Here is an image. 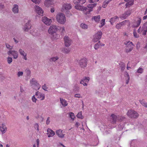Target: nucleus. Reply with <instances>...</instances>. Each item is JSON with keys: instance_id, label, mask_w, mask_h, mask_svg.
<instances>
[{"instance_id": "obj_20", "label": "nucleus", "mask_w": 147, "mask_h": 147, "mask_svg": "<svg viewBox=\"0 0 147 147\" xmlns=\"http://www.w3.org/2000/svg\"><path fill=\"white\" fill-rule=\"evenodd\" d=\"M75 7L78 10L83 11L84 13L85 14V7L80 5H76L75 6Z\"/></svg>"}, {"instance_id": "obj_64", "label": "nucleus", "mask_w": 147, "mask_h": 147, "mask_svg": "<svg viewBox=\"0 0 147 147\" xmlns=\"http://www.w3.org/2000/svg\"><path fill=\"white\" fill-rule=\"evenodd\" d=\"M147 15L146 16H144L143 17V20H146V19H147Z\"/></svg>"}, {"instance_id": "obj_25", "label": "nucleus", "mask_w": 147, "mask_h": 147, "mask_svg": "<svg viewBox=\"0 0 147 147\" xmlns=\"http://www.w3.org/2000/svg\"><path fill=\"white\" fill-rule=\"evenodd\" d=\"M0 129L3 134L5 133L7 130V127L4 124H2L1 126L0 127Z\"/></svg>"}, {"instance_id": "obj_13", "label": "nucleus", "mask_w": 147, "mask_h": 147, "mask_svg": "<svg viewBox=\"0 0 147 147\" xmlns=\"http://www.w3.org/2000/svg\"><path fill=\"white\" fill-rule=\"evenodd\" d=\"M35 8L36 12L39 15L41 16H43V11L41 8L37 5H36Z\"/></svg>"}, {"instance_id": "obj_34", "label": "nucleus", "mask_w": 147, "mask_h": 147, "mask_svg": "<svg viewBox=\"0 0 147 147\" xmlns=\"http://www.w3.org/2000/svg\"><path fill=\"white\" fill-rule=\"evenodd\" d=\"M93 18L96 22H98L100 20V17L99 15L95 16L93 17Z\"/></svg>"}, {"instance_id": "obj_38", "label": "nucleus", "mask_w": 147, "mask_h": 147, "mask_svg": "<svg viewBox=\"0 0 147 147\" xmlns=\"http://www.w3.org/2000/svg\"><path fill=\"white\" fill-rule=\"evenodd\" d=\"M70 51V48H65L63 50V52L66 54L69 53Z\"/></svg>"}, {"instance_id": "obj_22", "label": "nucleus", "mask_w": 147, "mask_h": 147, "mask_svg": "<svg viewBox=\"0 0 147 147\" xmlns=\"http://www.w3.org/2000/svg\"><path fill=\"white\" fill-rule=\"evenodd\" d=\"M44 4L45 6L48 7L53 4V0H46Z\"/></svg>"}, {"instance_id": "obj_14", "label": "nucleus", "mask_w": 147, "mask_h": 147, "mask_svg": "<svg viewBox=\"0 0 147 147\" xmlns=\"http://www.w3.org/2000/svg\"><path fill=\"white\" fill-rule=\"evenodd\" d=\"M71 8V6L70 4L65 3L63 5L62 10L63 11H65L69 10Z\"/></svg>"}, {"instance_id": "obj_6", "label": "nucleus", "mask_w": 147, "mask_h": 147, "mask_svg": "<svg viewBox=\"0 0 147 147\" xmlns=\"http://www.w3.org/2000/svg\"><path fill=\"white\" fill-rule=\"evenodd\" d=\"M124 44L126 46V47L125 50L126 53H128L132 51L133 49L134 45L132 42L129 41L126 42H125Z\"/></svg>"}, {"instance_id": "obj_1", "label": "nucleus", "mask_w": 147, "mask_h": 147, "mask_svg": "<svg viewBox=\"0 0 147 147\" xmlns=\"http://www.w3.org/2000/svg\"><path fill=\"white\" fill-rule=\"evenodd\" d=\"M137 32L139 34H142L143 36L146 35L147 32V22L144 23L142 26L139 27L137 30Z\"/></svg>"}, {"instance_id": "obj_35", "label": "nucleus", "mask_w": 147, "mask_h": 147, "mask_svg": "<svg viewBox=\"0 0 147 147\" xmlns=\"http://www.w3.org/2000/svg\"><path fill=\"white\" fill-rule=\"evenodd\" d=\"M128 17V16L125 13L120 17V18L123 20L127 18Z\"/></svg>"}, {"instance_id": "obj_5", "label": "nucleus", "mask_w": 147, "mask_h": 147, "mask_svg": "<svg viewBox=\"0 0 147 147\" xmlns=\"http://www.w3.org/2000/svg\"><path fill=\"white\" fill-rule=\"evenodd\" d=\"M127 25L128 26H129L130 25V22L128 20H125L117 24L115 26V28L117 29L121 28L122 26Z\"/></svg>"}, {"instance_id": "obj_3", "label": "nucleus", "mask_w": 147, "mask_h": 147, "mask_svg": "<svg viewBox=\"0 0 147 147\" xmlns=\"http://www.w3.org/2000/svg\"><path fill=\"white\" fill-rule=\"evenodd\" d=\"M57 21L61 24H64L66 21L65 15L62 13H60L56 16Z\"/></svg>"}, {"instance_id": "obj_18", "label": "nucleus", "mask_w": 147, "mask_h": 147, "mask_svg": "<svg viewBox=\"0 0 147 147\" xmlns=\"http://www.w3.org/2000/svg\"><path fill=\"white\" fill-rule=\"evenodd\" d=\"M30 21L28 20V22L26 24L24 27V29L26 32L28 31L31 28V24H30Z\"/></svg>"}, {"instance_id": "obj_12", "label": "nucleus", "mask_w": 147, "mask_h": 147, "mask_svg": "<svg viewBox=\"0 0 147 147\" xmlns=\"http://www.w3.org/2000/svg\"><path fill=\"white\" fill-rule=\"evenodd\" d=\"M111 117L112 120L111 122L112 124L116 123V122H118V115H116L114 114H112Z\"/></svg>"}, {"instance_id": "obj_60", "label": "nucleus", "mask_w": 147, "mask_h": 147, "mask_svg": "<svg viewBox=\"0 0 147 147\" xmlns=\"http://www.w3.org/2000/svg\"><path fill=\"white\" fill-rule=\"evenodd\" d=\"M75 97L77 98H80L81 97L80 95L79 94H75Z\"/></svg>"}, {"instance_id": "obj_15", "label": "nucleus", "mask_w": 147, "mask_h": 147, "mask_svg": "<svg viewBox=\"0 0 147 147\" xmlns=\"http://www.w3.org/2000/svg\"><path fill=\"white\" fill-rule=\"evenodd\" d=\"M65 44V46L68 47L71 44V40L68 36H65L64 38Z\"/></svg>"}, {"instance_id": "obj_52", "label": "nucleus", "mask_w": 147, "mask_h": 147, "mask_svg": "<svg viewBox=\"0 0 147 147\" xmlns=\"http://www.w3.org/2000/svg\"><path fill=\"white\" fill-rule=\"evenodd\" d=\"M42 88L45 91H47V88L46 86V84H44L43 86H42Z\"/></svg>"}, {"instance_id": "obj_41", "label": "nucleus", "mask_w": 147, "mask_h": 147, "mask_svg": "<svg viewBox=\"0 0 147 147\" xmlns=\"http://www.w3.org/2000/svg\"><path fill=\"white\" fill-rule=\"evenodd\" d=\"M100 45V41H99L94 46V49L96 50L98 49Z\"/></svg>"}, {"instance_id": "obj_53", "label": "nucleus", "mask_w": 147, "mask_h": 147, "mask_svg": "<svg viewBox=\"0 0 147 147\" xmlns=\"http://www.w3.org/2000/svg\"><path fill=\"white\" fill-rule=\"evenodd\" d=\"M6 47L9 49H11L12 48V47L11 46H10V45H9L8 44H6Z\"/></svg>"}, {"instance_id": "obj_39", "label": "nucleus", "mask_w": 147, "mask_h": 147, "mask_svg": "<svg viewBox=\"0 0 147 147\" xmlns=\"http://www.w3.org/2000/svg\"><path fill=\"white\" fill-rule=\"evenodd\" d=\"M133 34L134 37L136 38H138L139 37V34L137 33L136 31L134 30Z\"/></svg>"}, {"instance_id": "obj_46", "label": "nucleus", "mask_w": 147, "mask_h": 147, "mask_svg": "<svg viewBox=\"0 0 147 147\" xmlns=\"http://www.w3.org/2000/svg\"><path fill=\"white\" fill-rule=\"evenodd\" d=\"M7 61L9 64H10L12 61V58L10 57H8L7 58Z\"/></svg>"}, {"instance_id": "obj_44", "label": "nucleus", "mask_w": 147, "mask_h": 147, "mask_svg": "<svg viewBox=\"0 0 147 147\" xmlns=\"http://www.w3.org/2000/svg\"><path fill=\"white\" fill-rule=\"evenodd\" d=\"M105 19H102V20L100 22V27H102L105 24Z\"/></svg>"}, {"instance_id": "obj_51", "label": "nucleus", "mask_w": 147, "mask_h": 147, "mask_svg": "<svg viewBox=\"0 0 147 147\" xmlns=\"http://www.w3.org/2000/svg\"><path fill=\"white\" fill-rule=\"evenodd\" d=\"M99 0H89V2L90 3H96Z\"/></svg>"}, {"instance_id": "obj_56", "label": "nucleus", "mask_w": 147, "mask_h": 147, "mask_svg": "<svg viewBox=\"0 0 147 147\" xmlns=\"http://www.w3.org/2000/svg\"><path fill=\"white\" fill-rule=\"evenodd\" d=\"M32 101L34 102H36V98L35 97V96H33L32 97Z\"/></svg>"}, {"instance_id": "obj_30", "label": "nucleus", "mask_w": 147, "mask_h": 147, "mask_svg": "<svg viewBox=\"0 0 147 147\" xmlns=\"http://www.w3.org/2000/svg\"><path fill=\"white\" fill-rule=\"evenodd\" d=\"M140 104L145 107L147 108V102L144 99L140 100H139Z\"/></svg>"}, {"instance_id": "obj_37", "label": "nucleus", "mask_w": 147, "mask_h": 147, "mask_svg": "<svg viewBox=\"0 0 147 147\" xmlns=\"http://www.w3.org/2000/svg\"><path fill=\"white\" fill-rule=\"evenodd\" d=\"M125 119V117L124 116L118 115V122L122 121L124 120Z\"/></svg>"}, {"instance_id": "obj_47", "label": "nucleus", "mask_w": 147, "mask_h": 147, "mask_svg": "<svg viewBox=\"0 0 147 147\" xmlns=\"http://www.w3.org/2000/svg\"><path fill=\"white\" fill-rule=\"evenodd\" d=\"M125 13L128 16H129L131 13V10L129 9L125 12Z\"/></svg>"}, {"instance_id": "obj_19", "label": "nucleus", "mask_w": 147, "mask_h": 147, "mask_svg": "<svg viewBox=\"0 0 147 147\" xmlns=\"http://www.w3.org/2000/svg\"><path fill=\"white\" fill-rule=\"evenodd\" d=\"M86 59H81L80 61L79 64L82 67H86Z\"/></svg>"}, {"instance_id": "obj_16", "label": "nucleus", "mask_w": 147, "mask_h": 147, "mask_svg": "<svg viewBox=\"0 0 147 147\" xmlns=\"http://www.w3.org/2000/svg\"><path fill=\"white\" fill-rule=\"evenodd\" d=\"M7 54L9 55H12L13 56L14 58L15 59H17L18 57L17 52L15 51L10 50L8 52Z\"/></svg>"}, {"instance_id": "obj_28", "label": "nucleus", "mask_w": 147, "mask_h": 147, "mask_svg": "<svg viewBox=\"0 0 147 147\" xmlns=\"http://www.w3.org/2000/svg\"><path fill=\"white\" fill-rule=\"evenodd\" d=\"M119 18L117 16H115L113 18H111L110 20V22L111 24L112 25L113 23L116 22L117 20H119Z\"/></svg>"}, {"instance_id": "obj_45", "label": "nucleus", "mask_w": 147, "mask_h": 147, "mask_svg": "<svg viewBox=\"0 0 147 147\" xmlns=\"http://www.w3.org/2000/svg\"><path fill=\"white\" fill-rule=\"evenodd\" d=\"M143 69L140 67L137 70V72L138 73H142L143 71Z\"/></svg>"}, {"instance_id": "obj_59", "label": "nucleus", "mask_w": 147, "mask_h": 147, "mask_svg": "<svg viewBox=\"0 0 147 147\" xmlns=\"http://www.w3.org/2000/svg\"><path fill=\"white\" fill-rule=\"evenodd\" d=\"M75 125L76 127H78L80 125V124L79 122H77L76 123Z\"/></svg>"}, {"instance_id": "obj_29", "label": "nucleus", "mask_w": 147, "mask_h": 147, "mask_svg": "<svg viewBox=\"0 0 147 147\" xmlns=\"http://www.w3.org/2000/svg\"><path fill=\"white\" fill-rule=\"evenodd\" d=\"M19 52L20 54L24 57V59L25 60H27L26 54L25 53L24 51L22 49H20L19 50Z\"/></svg>"}, {"instance_id": "obj_9", "label": "nucleus", "mask_w": 147, "mask_h": 147, "mask_svg": "<svg viewBox=\"0 0 147 147\" xmlns=\"http://www.w3.org/2000/svg\"><path fill=\"white\" fill-rule=\"evenodd\" d=\"M102 34V33L101 31L98 32L95 34L94 36L93 40V41L96 42L98 41L101 38Z\"/></svg>"}, {"instance_id": "obj_32", "label": "nucleus", "mask_w": 147, "mask_h": 147, "mask_svg": "<svg viewBox=\"0 0 147 147\" xmlns=\"http://www.w3.org/2000/svg\"><path fill=\"white\" fill-rule=\"evenodd\" d=\"M111 0H105L103 3L102 7L103 8H105L108 3Z\"/></svg>"}, {"instance_id": "obj_42", "label": "nucleus", "mask_w": 147, "mask_h": 147, "mask_svg": "<svg viewBox=\"0 0 147 147\" xmlns=\"http://www.w3.org/2000/svg\"><path fill=\"white\" fill-rule=\"evenodd\" d=\"M76 116L77 117L80 118L81 119H83L84 117L82 116V112H80Z\"/></svg>"}, {"instance_id": "obj_63", "label": "nucleus", "mask_w": 147, "mask_h": 147, "mask_svg": "<svg viewBox=\"0 0 147 147\" xmlns=\"http://www.w3.org/2000/svg\"><path fill=\"white\" fill-rule=\"evenodd\" d=\"M122 63L123 64L122 65H123V67H122V69H124L125 68V64L124 63Z\"/></svg>"}, {"instance_id": "obj_55", "label": "nucleus", "mask_w": 147, "mask_h": 147, "mask_svg": "<svg viewBox=\"0 0 147 147\" xmlns=\"http://www.w3.org/2000/svg\"><path fill=\"white\" fill-rule=\"evenodd\" d=\"M126 75L127 76L128 79L127 80L126 84H127L129 82V74L127 73Z\"/></svg>"}, {"instance_id": "obj_43", "label": "nucleus", "mask_w": 147, "mask_h": 147, "mask_svg": "<svg viewBox=\"0 0 147 147\" xmlns=\"http://www.w3.org/2000/svg\"><path fill=\"white\" fill-rule=\"evenodd\" d=\"M69 117L71 119H74L75 117L74 114L72 112L70 113H69Z\"/></svg>"}, {"instance_id": "obj_8", "label": "nucleus", "mask_w": 147, "mask_h": 147, "mask_svg": "<svg viewBox=\"0 0 147 147\" xmlns=\"http://www.w3.org/2000/svg\"><path fill=\"white\" fill-rule=\"evenodd\" d=\"M96 5L97 3H95L88 5L87 7L88 8H87L85 7V14L87 15L89 14L90 12L92 11L93 8L95 7L96 6Z\"/></svg>"}, {"instance_id": "obj_40", "label": "nucleus", "mask_w": 147, "mask_h": 147, "mask_svg": "<svg viewBox=\"0 0 147 147\" xmlns=\"http://www.w3.org/2000/svg\"><path fill=\"white\" fill-rule=\"evenodd\" d=\"M81 27L83 29H86L88 28V26L85 24L82 23L81 24Z\"/></svg>"}, {"instance_id": "obj_57", "label": "nucleus", "mask_w": 147, "mask_h": 147, "mask_svg": "<svg viewBox=\"0 0 147 147\" xmlns=\"http://www.w3.org/2000/svg\"><path fill=\"white\" fill-rule=\"evenodd\" d=\"M144 48L147 49V40L145 42V43L144 44Z\"/></svg>"}, {"instance_id": "obj_11", "label": "nucleus", "mask_w": 147, "mask_h": 147, "mask_svg": "<svg viewBox=\"0 0 147 147\" xmlns=\"http://www.w3.org/2000/svg\"><path fill=\"white\" fill-rule=\"evenodd\" d=\"M42 22L47 26H49L52 22L51 19L46 17H42Z\"/></svg>"}, {"instance_id": "obj_62", "label": "nucleus", "mask_w": 147, "mask_h": 147, "mask_svg": "<svg viewBox=\"0 0 147 147\" xmlns=\"http://www.w3.org/2000/svg\"><path fill=\"white\" fill-rule=\"evenodd\" d=\"M37 143V147H38L39 146V139H38L36 140Z\"/></svg>"}, {"instance_id": "obj_27", "label": "nucleus", "mask_w": 147, "mask_h": 147, "mask_svg": "<svg viewBox=\"0 0 147 147\" xmlns=\"http://www.w3.org/2000/svg\"><path fill=\"white\" fill-rule=\"evenodd\" d=\"M86 0H74V3L76 5L80 3L81 4H83L86 2Z\"/></svg>"}, {"instance_id": "obj_58", "label": "nucleus", "mask_w": 147, "mask_h": 147, "mask_svg": "<svg viewBox=\"0 0 147 147\" xmlns=\"http://www.w3.org/2000/svg\"><path fill=\"white\" fill-rule=\"evenodd\" d=\"M50 117H48V118H47V122H46L47 124V125L49 124L50 123Z\"/></svg>"}, {"instance_id": "obj_48", "label": "nucleus", "mask_w": 147, "mask_h": 147, "mask_svg": "<svg viewBox=\"0 0 147 147\" xmlns=\"http://www.w3.org/2000/svg\"><path fill=\"white\" fill-rule=\"evenodd\" d=\"M23 74V73L22 71H19L17 73V76L18 77L22 76Z\"/></svg>"}, {"instance_id": "obj_50", "label": "nucleus", "mask_w": 147, "mask_h": 147, "mask_svg": "<svg viewBox=\"0 0 147 147\" xmlns=\"http://www.w3.org/2000/svg\"><path fill=\"white\" fill-rule=\"evenodd\" d=\"M25 72L27 76H29L30 75L31 72L30 70L28 69H26L25 71Z\"/></svg>"}, {"instance_id": "obj_7", "label": "nucleus", "mask_w": 147, "mask_h": 147, "mask_svg": "<svg viewBox=\"0 0 147 147\" xmlns=\"http://www.w3.org/2000/svg\"><path fill=\"white\" fill-rule=\"evenodd\" d=\"M30 82L33 88L36 90H38L40 86L34 78H32L30 80Z\"/></svg>"}, {"instance_id": "obj_31", "label": "nucleus", "mask_w": 147, "mask_h": 147, "mask_svg": "<svg viewBox=\"0 0 147 147\" xmlns=\"http://www.w3.org/2000/svg\"><path fill=\"white\" fill-rule=\"evenodd\" d=\"M61 103L63 107H65L67 105V103L66 100L60 98Z\"/></svg>"}, {"instance_id": "obj_4", "label": "nucleus", "mask_w": 147, "mask_h": 147, "mask_svg": "<svg viewBox=\"0 0 147 147\" xmlns=\"http://www.w3.org/2000/svg\"><path fill=\"white\" fill-rule=\"evenodd\" d=\"M142 19L140 17H137L134 20L131 22V26L133 28H136L139 27L141 22Z\"/></svg>"}, {"instance_id": "obj_23", "label": "nucleus", "mask_w": 147, "mask_h": 147, "mask_svg": "<svg viewBox=\"0 0 147 147\" xmlns=\"http://www.w3.org/2000/svg\"><path fill=\"white\" fill-rule=\"evenodd\" d=\"M125 2H127L125 4L126 7H130L134 4V1L133 0H124Z\"/></svg>"}, {"instance_id": "obj_61", "label": "nucleus", "mask_w": 147, "mask_h": 147, "mask_svg": "<svg viewBox=\"0 0 147 147\" xmlns=\"http://www.w3.org/2000/svg\"><path fill=\"white\" fill-rule=\"evenodd\" d=\"M60 30H62V32H63L65 31V28L64 27H62L60 28Z\"/></svg>"}, {"instance_id": "obj_33", "label": "nucleus", "mask_w": 147, "mask_h": 147, "mask_svg": "<svg viewBox=\"0 0 147 147\" xmlns=\"http://www.w3.org/2000/svg\"><path fill=\"white\" fill-rule=\"evenodd\" d=\"M13 12L14 13H18V6L16 5H15L12 9Z\"/></svg>"}, {"instance_id": "obj_2", "label": "nucleus", "mask_w": 147, "mask_h": 147, "mask_svg": "<svg viewBox=\"0 0 147 147\" xmlns=\"http://www.w3.org/2000/svg\"><path fill=\"white\" fill-rule=\"evenodd\" d=\"M127 116L130 118L136 119L139 116V114L136 111L133 109L129 110L127 113Z\"/></svg>"}, {"instance_id": "obj_54", "label": "nucleus", "mask_w": 147, "mask_h": 147, "mask_svg": "<svg viewBox=\"0 0 147 147\" xmlns=\"http://www.w3.org/2000/svg\"><path fill=\"white\" fill-rule=\"evenodd\" d=\"M34 127L35 129H36L37 131L39 130V126L38 125L37 123H36L34 125Z\"/></svg>"}, {"instance_id": "obj_49", "label": "nucleus", "mask_w": 147, "mask_h": 147, "mask_svg": "<svg viewBox=\"0 0 147 147\" xmlns=\"http://www.w3.org/2000/svg\"><path fill=\"white\" fill-rule=\"evenodd\" d=\"M34 3L36 4H39L40 2V0H31Z\"/></svg>"}, {"instance_id": "obj_17", "label": "nucleus", "mask_w": 147, "mask_h": 147, "mask_svg": "<svg viewBox=\"0 0 147 147\" xmlns=\"http://www.w3.org/2000/svg\"><path fill=\"white\" fill-rule=\"evenodd\" d=\"M35 96L37 98L40 99L41 100H44L45 98L44 94L39 92L38 91L36 92L35 94Z\"/></svg>"}, {"instance_id": "obj_26", "label": "nucleus", "mask_w": 147, "mask_h": 147, "mask_svg": "<svg viewBox=\"0 0 147 147\" xmlns=\"http://www.w3.org/2000/svg\"><path fill=\"white\" fill-rule=\"evenodd\" d=\"M48 137L53 136L55 134V132L51 129L48 128L47 130Z\"/></svg>"}, {"instance_id": "obj_24", "label": "nucleus", "mask_w": 147, "mask_h": 147, "mask_svg": "<svg viewBox=\"0 0 147 147\" xmlns=\"http://www.w3.org/2000/svg\"><path fill=\"white\" fill-rule=\"evenodd\" d=\"M90 80V78L89 77H86L85 79L81 80L80 82V83L83 84L84 86H87V82H88Z\"/></svg>"}, {"instance_id": "obj_36", "label": "nucleus", "mask_w": 147, "mask_h": 147, "mask_svg": "<svg viewBox=\"0 0 147 147\" xmlns=\"http://www.w3.org/2000/svg\"><path fill=\"white\" fill-rule=\"evenodd\" d=\"M59 59V57L57 56H56L55 57H53L51 58L50 59V61L51 62H55L57 60Z\"/></svg>"}, {"instance_id": "obj_10", "label": "nucleus", "mask_w": 147, "mask_h": 147, "mask_svg": "<svg viewBox=\"0 0 147 147\" xmlns=\"http://www.w3.org/2000/svg\"><path fill=\"white\" fill-rule=\"evenodd\" d=\"M57 30V26L54 25H52L49 27L48 30V32L50 34L52 35L55 33Z\"/></svg>"}, {"instance_id": "obj_21", "label": "nucleus", "mask_w": 147, "mask_h": 147, "mask_svg": "<svg viewBox=\"0 0 147 147\" xmlns=\"http://www.w3.org/2000/svg\"><path fill=\"white\" fill-rule=\"evenodd\" d=\"M56 134L60 138H63L64 137L65 134L62 132V130L61 129H59L56 131Z\"/></svg>"}]
</instances>
